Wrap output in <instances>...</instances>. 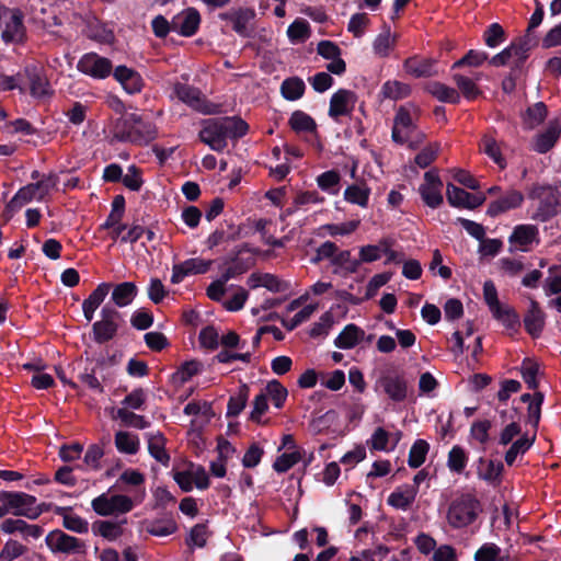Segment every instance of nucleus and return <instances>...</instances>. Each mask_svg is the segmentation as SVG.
Wrapping results in <instances>:
<instances>
[{"label": "nucleus", "mask_w": 561, "mask_h": 561, "mask_svg": "<svg viewBox=\"0 0 561 561\" xmlns=\"http://www.w3.org/2000/svg\"><path fill=\"white\" fill-rule=\"evenodd\" d=\"M198 139L211 150L222 152L228 139L239 140L249 131V124L238 115L206 118L201 122Z\"/></svg>", "instance_id": "f257e3e1"}, {"label": "nucleus", "mask_w": 561, "mask_h": 561, "mask_svg": "<svg viewBox=\"0 0 561 561\" xmlns=\"http://www.w3.org/2000/svg\"><path fill=\"white\" fill-rule=\"evenodd\" d=\"M113 135L118 141L145 146L157 138L158 130L156 124L142 115L126 113L115 122Z\"/></svg>", "instance_id": "f03ea898"}, {"label": "nucleus", "mask_w": 561, "mask_h": 561, "mask_svg": "<svg viewBox=\"0 0 561 561\" xmlns=\"http://www.w3.org/2000/svg\"><path fill=\"white\" fill-rule=\"evenodd\" d=\"M528 197L533 201H538L537 209L530 218L536 221L546 222L559 213L561 206V184H534L528 192Z\"/></svg>", "instance_id": "7ed1b4c3"}, {"label": "nucleus", "mask_w": 561, "mask_h": 561, "mask_svg": "<svg viewBox=\"0 0 561 561\" xmlns=\"http://www.w3.org/2000/svg\"><path fill=\"white\" fill-rule=\"evenodd\" d=\"M0 503L9 513L30 519H36L47 508L45 504L36 505L35 496L23 492L0 491Z\"/></svg>", "instance_id": "20e7f679"}, {"label": "nucleus", "mask_w": 561, "mask_h": 561, "mask_svg": "<svg viewBox=\"0 0 561 561\" xmlns=\"http://www.w3.org/2000/svg\"><path fill=\"white\" fill-rule=\"evenodd\" d=\"M480 511L479 502L466 494L453 501L448 508L447 520L454 528H461L471 524Z\"/></svg>", "instance_id": "39448f33"}, {"label": "nucleus", "mask_w": 561, "mask_h": 561, "mask_svg": "<svg viewBox=\"0 0 561 561\" xmlns=\"http://www.w3.org/2000/svg\"><path fill=\"white\" fill-rule=\"evenodd\" d=\"M259 249L252 248L249 243H242L233 249L230 255L225 260L228 265L224 272L227 277L236 278L255 266Z\"/></svg>", "instance_id": "423d86ee"}, {"label": "nucleus", "mask_w": 561, "mask_h": 561, "mask_svg": "<svg viewBox=\"0 0 561 561\" xmlns=\"http://www.w3.org/2000/svg\"><path fill=\"white\" fill-rule=\"evenodd\" d=\"M101 320L92 325L93 340L99 344H104L116 335L122 313L112 306L105 305L101 310Z\"/></svg>", "instance_id": "0eeeda50"}, {"label": "nucleus", "mask_w": 561, "mask_h": 561, "mask_svg": "<svg viewBox=\"0 0 561 561\" xmlns=\"http://www.w3.org/2000/svg\"><path fill=\"white\" fill-rule=\"evenodd\" d=\"M23 13L19 9L4 8L0 11L1 37L5 43H22L26 36Z\"/></svg>", "instance_id": "6e6552de"}, {"label": "nucleus", "mask_w": 561, "mask_h": 561, "mask_svg": "<svg viewBox=\"0 0 561 561\" xmlns=\"http://www.w3.org/2000/svg\"><path fill=\"white\" fill-rule=\"evenodd\" d=\"M173 93L187 106L205 115L217 113V106L209 102L202 91L193 85L182 82L173 84Z\"/></svg>", "instance_id": "1a4fd4ad"}, {"label": "nucleus", "mask_w": 561, "mask_h": 561, "mask_svg": "<svg viewBox=\"0 0 561 561\" xmlns=\"http://www.w3.org/2000/svg\"><path fill=\"white\" fill-rule=\"evenodd\" d=\"M93 511L101 516L126 514L134 507L133 500L127 495L103 493L91 502Z\"/></svg>", "instance_id": "9d476101"}, {"label": "nucleus", "mask_w": 561, "mask_h": 561, "mask_svg": "<svg viewBox=\"0 0 561 561\" xmlns=\"http://www.w3.org/2000/svg\"><path fill=\"white\" fill-rule=\"evenodd\" d=\"M77 69L98 80L106 79L114 71L112 61L94 51L82 55L77 62Z\"/></svg>", "instance_id": "9b49d317"}, {"label": "nucleus", "mask_w": 561, "mask_h": 561, "mask_svg": "<svg viewBox=\"0 0 561 561\" xmlns=\"http://www.w3.org/2000/svg\"><path fill=\"white\" fill-rule=\"evenodd\" d=\"M378 387L394 402H402L408 398L409 387L404 375L398 370H387L377 380Z\"/></svg>", "instance_id": "f8f14e48"}, {"label": "nucleus", "mask_w": 561, "mask_h": 561, "mask_svg": "<svg viewBox=\"0 0 561 561\" xmlns=\"http://www.w3.org/2000/svg\"><path fill=\"white\" fill-rule=\"evenodd\" d=\"M46 545L53 552L85 553V543L61 530H53L46 536Z\"/></svg>", "instance_id": "ddd939ff"}, {"label": "nucleus", "mask_w": 561, "mask_h": 561, "mask_svg": "<svg viewBox=\"0 0 561 561\" xmlns=\"http://www.w3.org/2000/svg\"><path fill=\"white\" fill-rule=\"evenodd\" d=\"M23 77L27 79L30 85V94L35 99H46L54 94V90L44 72V70L35 65L26 66Z\"/></svg>", "instance_id": "4468645a"}, {"label": "nucleus", "mask_w": 561, "mask_h": 561, "mask_svg": "<svg viewBox=\"0 0 561 561\" xmlns=\"http://www.w3.org/2000/svg\"><path fill=\"white\" fill-rule=\"evenodd\" d=\"M357 102V94L354 91L339 89L330 99L329 116L337 121L341 116H350Z\"/></svg>", "instance_id": "2eb2a0df"}, {"label": "nucleus", "mask_w": 561, "mask_h": 561, "mask_svg": "<svg viewBox=\"0 0 561 561\" xmlns=\"http://www.w3.org/2000/svg\"><path fill=\"white\" fill-rule=\"evenodd\" d=\"M219 19L232 24V30L242 37H251L252 31L248 28V23L255 19V11L252 8L230 9L219 14Z\"/></svg>", "instance_id": "dca6fc26"}, {"label": "nucleus", "mask_w": 561, "mask_h": 561, "mask_svg": "<svg viewBox=\"0 0 561 561\" xmlns=\"http://www.w3.org/2000/svg\"><path fill=\"white\" fill-rule=\"evenodd\" d=\"M172 22L173 32L184 37H192L199 28L201 14L195 8H187L174 15Z\"/></svg>", "instance_id": "f3484780"}, {"label": "nucleus", "mask_w": 561, "mask_h": 561, "mask_svg": "<svg viewBox=\"0 0 561 561\" xmlns=\"http://www.w3.org/2000/svg\"><path fill=\"white\" fill-rule=\"evenodd\" d=\"M113 77L128 94L139 93L144 88V79L140 73L125 65L117 66L113 71Z\"/></svg>", "instance_id": "a211bd4d"}, {"label": "nucleus", "mask_w": 561, "mask_h": 561, "mask_svg": "<svg viewBox=\"0 0 561 561\" xmlns=\"http://www.w3.org/2000/svg\"><path fill=\"white\" fill-rule=\"evenodd\" d=\"M524 202V195L517 190H511L504 195L489 204L486 215L497 217L499 215L518 208Z\"/></svg>", "instance_id": "6ab92c4d"}, {"label": "nucleus", "mask_w": 561, "mask_h": 561, "mask_svg": "<svg viewBox=\"0 0 561 561\" xmlns=\"http://www.w3.org/2000/svg\"><path fill=\"white\" fill-rule=\"evenodd\" d=\"M537 45L536 38L531 34H525L522 37L513 41L508 48H512L513 71H520L524 67L525 61L529 57V51Z\"/></svg>", "instance_id": "aec40b11"}, {"label": "nucleus", "mask_w": 561, "mask_h": 561, "mask_svg": "<svg viewBox=\"0 0 561 561\" xmlns=\"http://www.w3.org/2000/svg\"><path fill=\"white\" fill-rule=\"evenodd\" d=\"M436 64L433 58L412 56L404 60L403 67L405 72L414 78H430L437 75Z\"/></svg>", "instance_id": "412c9836"}, {"label": "nucleus", "mask_w": 561, "mask_h": 561, "mask_svg": "<svg viewBox=\"0 0 561 561\" xmlns=\"http://www.w3.org/2000/svg\"><path fill=\"white\" fill-rule=\"evenodd\" d=\"M546 314L541 310L539 304L530 299V306L524 316L525 330L533 336L537 337L543 330Z\"/></svg>", "instance_id": "4be33fe9"}, {"label": "nucleus", "mask_w": 561, "mask_h": 561, "mask_svg": "<svg viewBox=\"0 0 561 561\" xmlns=\"http://www.w3.org/2000/svg\"><path fill=\"white\" fill-rule=\"evenodd\" d=\"M111 288H112L111 283H101L89 295V297L83 300L82 311H83V316L88 322H91L93 320L95 310L104 301V299L108 295V291Z\"/></svg>", "instance_id": "5701e85b"}, {"label": "nucleus", "mask_w": 561, "mask_h": 561, "mask_svg": "<svg viewBox=\"0 0 561 561\" xmlns=\"http://www.w3.org/2000/svg\"><path fill=\"white\" fill-rule=\"evenodd\" d=\"M561 135V126L557 119L549 122L545 131L537 135L534 150L539 153H547L551 150Z\"/></svg>", "instance_id": "b1692460"}, {"label": "nucleus", "mask_w": 561, "mask_h": 561, "mask_svg": "<svg viewBox=\"0 0 561 561\" xmlns=\"http://www.w3.org/2000/svg\"><path fill=\"white\" fill-rule=\"evenodd\" d=\"M365 339V331L354 323L344 327L334 340V345L341 350H351L356 347Z\"/></svg>", "instance_id": "393cba45"}, {"label": "nucleus", "mask_w": 561, "mask_h": 561, "mask_svg": "<svg viewBox=\"0 0 561 561\" xmlns=\"http://www.w3.org/2000/svg\"><path fill=\"white\" fill-rule=\"evenodd\" d=\"M539 230L534 225H517L514 227L512 234L508 238L511 244H515L526 250V247L534 241H538Z\"/></svg>", "instance_id": "a878e982"}, {"label": "nucleus", "mask_w": 561, "mask_h": 561, "mask_svg": "<svg viewBox=\"0 0 561 561\" xmlns=\"http://www.w3.org/2000/svg\"><path fill=\"white\" fill-rule=\"evenodd\" d=\"M424 89L440 102L450 104H458L460 102V93L439 81H430L425 84Z\"/></svg>", "instance_id": "bb28decb"}, {"label": "nucleus", "mask_w": 561, "mask_h": 561, "mask_svg": "<svg viewBox=\"0 0 561 561\" xmlns=\"http://www.w3.org/2000/svg\"><path fill=\"white\" fill-rule=\"evenodd\" d=\"M138 294V287L133 282L117 284L112 291L111 299L116 307L123 308L133 302Z\"/></svg>", "instance_id": "cd10ccee"}, {"label": "nucleus", "mask_w": 561, "mask_h": 561, "mask_svg": "<svg viewBox=\"0 0 561 561\" xmlns=\"http://www.w3.org/2000/svg\"><path fill=\"white\" fill-rule=\"evenodd\" d=\"M70 507L57 506L55 513L62 517V525L70 531L85 534L89 530V523L78 515L70 513Z\"/></svg>", "instance_id": "c85d7f7f"}, {"label": "nucleus", "mask_w": 561, "mask_h": 561, "mask_svg": "<svg viewBox=\"0 0 561 561\" xmlns=\"http://www.w3.org/2000/svg\"><path fill=\"white\" fill-rule=\"evenodd\" d=\"M416 497L415 485H403L398 488L388 497V503L400 510H408Z\"/></svg>", "instance_id": "c756f323"}, {"label": "nucleus", "mask_w": 561, "mask_h": 561, "mask_svg": "<svg viewBox=\"0 0 561 561\" xmlns=\"http://www.w3.org/2000/svg\"><path fill=\"white\" fill-rule=\"evenodd\" d=\"M455 340V345L460 351H482V337L480 335H474L473 329L468 327L466 329V333L461 331H456L453 334Z\"/></svg>", "instance_id": "7c9ffc66"}, {"label": "nucleus", "mask_w": 561, "mask_h": 561, "mask_svg": "<svg viewBox=\"0 0 561 561\" xmlns=\"http://www.w3.org/2000/svg\"><path fill=\"white\" fill-rule=\"evenodd\" d=\"M288 125L297 134L317 133V123L313 117L300 110L291 113Z\"/></svg>", "instance_id": "2f4dec72"}, {"label": "nucleus", "mask_w": 561, "mask_h": 561, "mask_svg": "<svg viewBox=\"0 0 561 561\" xmlns=\"http://www.w3.org/2000/svg\"><path fill=\"white\" fill-rule=\"evenodd\" d=\"M548 115L547 105L543 102H537L527 107L523 115V123L526 129H534L545 122Z\"/></svg>", "instance_id": "473e14b6"}, {"label": "nucleus", "mask_w": 561, "mask_h": 561, "mask_svg": "<svg viewBox=\"0 0 561 561\" xmlns=\"http://www.w3.org/2000/svg\"><path fill=\"white\" fill-rule=\"evenodd\" d=\"M370 196V188L364 182L362 184L348 185L344 191V199L360 207H367Z\"/></svg>", "instance_id": "72a5a7b5"}, {"label": "nucleus", "mask_w": 561, "mask_h": 561, "mask_svg": "<svg viewBox=\"0 0 561 561\" xmlns=\"http://www.w3.org/2000/svg\"><path fill=\"white\" fill-rule=\"evenodd\" d=\"M306 90L304 80L299 77H290L285 79L280 85V93L288 101L299 100Z\"/></svg>", "instance_id": "f704fd0d"}, {"label": "nucleus", "mask_w": 561, "mask_h": 561, "mask_svg": "<svg viewBox=\"0 0 561 561\" xmlns=\"http://www.w3.org/2000/svg\"><path fill=\"white\" fill-rule=\"evenodd\" d=\"M92 531L96 536H101L106 540L114 541L123 534L119 524L111 520H96L92 524Z\"/></svg>", "instance_id": "c9c22d12"}, {"label": "nucleus", "mask_w": 561, "mask_h": 561, "mask_svg": "<svg viewBox=\"0 0 561 561\" xmlns=\"http://www.w3.org/2000/svg\"><path fill=\"white\" fill-rule=\"evenodd\" d=\"M165 439L162 434L148 435V450L150 455L162 465H168L170 457L165 451Z\"/></svg>", "instance_id": "e433bc0d"}, {"label": "nucleus", "mask_w": 561, "mask_h": 561, "mask_svg": "<svg viewBox=\"0 0 561 561\" xmlns=\"http://www.w3.org/2000/svg\"><path fill=\"white\" fill-rule=\"evenodd\" d=\"M115 446L123 454L134 455L139 450L140 442L136 435L119 431L115 434Z\"/></svg>", "instance_id": "4c0bfd02"}, {"label": "nucleus", "mask_w": 561, "mask_h": 561, "mask_svg": "<svg viewBox=\"0 0 561 561\" xmlns=\"http://www.w3.org/2000/svg\"><path fill=\"white\" fill-rule=\"evenodd\" d=\"M310 24L305 19H296L287 28V36L293 44L304 43L310 36Z\"/></svg>", "instance_id": "58836bf2"}, {"label": "nucleus", "mask_w": 561, "mask_h": 561, "mask_svg": "<svg viewBox=\"0 0 561 561\" xmlns=\"http://www.w3.org/2000/svg\"><path fill=\"white\" fill-rule=\"evenodd\" d=\"M453 80L455 81L457 88L459 89L463 98L468 101H473L478 99L482 93L471 78H468L459 73H455L453 76Z\"/></svg>", "instance_id": "ea45409f"}, {"label": "nucleus", "mask_w": 561, "mask_h": 561, "mask_svg": "<svg viewBox=\"0 0 561 561\" xmlns=\"http://www.w3.org/2000/svg\"><path fill=\"white\" fill-rule=\"evenodd\" d=\"M483 42L490 48H496L507 38L503 26L496 22L491 23L483 32Z\"/></svg>", "instance_id": "a19ab883"}, {"label": "nucleus", "mask_w": 561, "mask_h": 561, "mask_svg": "<svg viewBox=\"0 0 561 561\" xmlns=\"http://www.w3.org/2000/svg\"><path fill=\"white\" fill-rule=\"evenodd\" d=\"M520 374L528 388L534 390L538 387L537 377L542 375V371L537 362L526 358L520 366Z\"/></svg>", "instance_id": "79ce46f5"}, {"label": "nucleus", "mask_w": 561, "mask_h": 561, "mask_svg": "<svg viewBox=\"0 0 561 561\" xmlns=\"http://www.w3.org/2000/svg\"><path fill=\"white\" fill-rule=\"evenodd\" d=\"M341 175L336 170H329L317 178L318 186L329 194L336 195L339 193V184Z\"/></svg>", "instance_id": "37998d69"}, {"label": "nucleus", "mask_w": 561, "mask_h": 561, "mask_svg": "<svg viewBox=\"0 0 561 561\" xmlns=\"http://www.w3.org/2000/svg\"><path fill=\"white\" fill-rule=\"evenodd\" d=\"M59 182V178L56 173L44 174L41 180L35 183H31L37 193V201L42 202L50 193L51 190L56 188Z\"/></svg>", "instance_id": "c03bdc74"}, {"label": "nucleus", "mask_w": 561, "mask_h": 561, "mask_svg": "<svg viewBox=\"0 0 561 561\" xmlns=\"http://www.w3.org/2000/svg\"><path fill=\"white\" fill-rule=\"evenodd\" d=\"M534 442H535V436H533L530 438L527 436H523V437L518 438L516 442H514L512 444L510 449L506 451L505 462L508 466H512L515 462L517 456L525 454L533 446Z\"/></svg>", "instance_id": "a18cd8bd"}, {"label": "nucleus", "mask_w": 561, "mask_h": 561, "mask_svg": "<svg viewBox=\"0 0 561 561\" xmlns=\"http://www.w3.org/2000/svg\"><path fill=\"white\" fill-rule=\"evenodd\" d=\"M486 60H489L488 53L483 50L470 49L463 57L453 64L451 69L461 68L465 66L479 67Z\"/></svg>", "instance_id": "49530a36"}, {"label": "nucleus", "mask_w": 561, "mask_h": 561, "mask_svg": "<svg viewBox=\"0 0 561 561\" xmlns=\"http://www.w3.org/2000/svg\"><path fill=\"white\" fill-rule=\"evenodd\" d=\"M198 342L202 348L216 351L219 346V332L215 325L204 327L198 334Z\"/></svg>", "instance_id": "de8ad7c7"}, {"label": "nucleus", "mask_w": 561, "mask_h": 561, "mask_svg": "<svg viewBox=\"0 0 561 561\" xmlns=\"http://www.w3.org/2000/svg\"><path fill=\"white\" fill-rule=\"evenodd\" d=\"M410 93V87L400 81H386L381 87V94L386 99L399 100L408 96Z\"/></svg>", "instance_id": "09e8293b"}, {"label": "nucleus", "mask_w": 561, "mask_h": 561, "mask_svg": "<svg viewBox=\"0 0 561 561\" xmlns=\"http://www.w3.org/2000/svg\"><path fill=\"white\" fill-rule=\"evenodd\" d=\"M468 462V456L462 447L460 446H454L449 454H448V460L447 466L448 468L456 473H461L463 469L466 468Z\"/></svg>", "instance_id": "8fccbe9b"}, {"label": "nucleus", "mask_w": 561, "mask_h": 561, "mask_svg": "<svg viewBox=\"0 0 561 561\" xmlns=\"http://www.w3.org/2000/svg\"><path fill=\"white\" fill-rule=\"evenodd\" d=\"M428 451V444L423 440H416L409 453V466L412 468H419L425 461L426 454Z\"/></svg>", "instance_id": "3c124183"}, {"label": "nucleus", "mask_w": 561, "mask_h": 561, "mask_svg": "<svg viewBox=\"0 0 561 561\" xmlns=\"http://www.w3.org/2000/svg\"><path fill=\"white\" fill-rule=\"evenodd\" d=\"M113 417L119 419L127 426L139 430H144L149 425L144 416L135 414L126 408L118 409Z\"/></svg>", "instance_id": "603ef678"}, {"label": "nucleus", "mask_w": 561, "mask_h": 561, "mask_svg": "<svg viewBox=\"0 0 561 561\" xmlns=\"http://www.w3.org/2000/svg\"><path fill=\"white\" fill-rule=\"evenodd\" d=\"M176 529V525L173 520H151L146 523V531L153 536H169Z\"/></svg>", "instance_id": "864d4df0"}, {"label": "nucleus", "mask_w": 561, "mask_h": 561, "mask_svg": "<svg viewBox=\"0 0 561 561\" xmlns=\"http://www.w3.org/2000/svg\"><path fill=\"white\" fill-rule=\"evenodd\" d=\"M480 149L489 156L496 164L502 167L503 157L497 146L496 139L490 135H484L480 142Z\"/></svg>", "instance_id": "5fc2aeb1"}, {"label": "nucleus", "mask_w": 561, "mask_h": 561, "mask_svg": "<svg viewBox=\"0 0 561 561\" xmlns=\"http://www.w3.org/2000/svg\"><path fill=\"white\" fill-rule=\"evenodd\" d=\"M263 392L277 409L283 407L287 397V390L276 380L268 382Z\"/></svg>", "instance_id": "6e6d98bb"}, {"label": "nucleus", "mask_w": 561, "mask_h": 561, "mask_svg": "<svg viewBox=\"0 0 561 561\" xmlns=\"http://www.w3.org/2000/svg\"><path fill=\"white\" fill-rule=\"evenodd\" d=\"M439 186L421 185L419 191L425 205L431 208H437L443 203V195Z\"/></svg>", "instance_id": "4d7b16f0"}, {"label": "nucleus", "mask_w": 561, "mask_h": 561, "mask_svg": "<svg viewBox=\"0 0 561 561\" xmlns=\"http://www.w3.org/2000/svg\"><path fill=\"white\" fill-rule=\"evenodd\" d=\"M480 465L481 468L479 469L478 476L488 482L497 480L503 471V465L501 462L481 460Z\"/></svg>", "instance_id": "13d9d810"}, {"label": "nucleus", "mask_w": 561, "mask_h": 561, "mask_svg": "<svg viewBox=\"0 0 561 561\" xmlns=\"http://www.w3.org/2000/svg\"><path fill=\"white\" fill-rule=\"evenodd\" d=\"M393 125L412 134L416 130L413 116L407 106H400L394 115Z\"/></svg>", "instance_id": "bf43d9fd"}, {"label": "nucleus", "mask_w": 561, "mask_h": 561, "mask_svg": "<svg viewBox=\"0 0 561 561\" xmlns=\"http://www.w3.org/2000/svg\"><path fill=\"white\" fill-rule=\"evenodd\" d=\"M446 197L453 207L463 208L465 203L467 202L468 197H470V193L454 185L453 183H448L446 188Z\"/></svg>", "instance_id": "052dcab7"}, {"label": "nucleus", "mask_w": 561, "mask_h": 561, "mask_svg": "<svg viewBox=\"0 0 561 561\" xmlns=\"http://www.w3.org/2000/svg\"><path fill=\"white\" fill-rule=\"evenodd\" d=\"M332 265L344 267L350 273H356L360 265V261L352 259L351 251L343 250L339 253L336 252L332 260Z\"/></svg>", "instance_id": "680f3d73"}, {"label": "nucleus", "mask_w": 561, "mask_h": 561, "mask_svg": "<svg viewBox=\"0 0 561 561\" xmlns=\"http://www.w3.org/2000/svg\"><path fill=\"white\" fill-rule=\"evenodd\" d=\"M230 279L232 278L227 277L226 272H222L218 279L208 285L206 289L207 297L214 301H220L226 293V283Z\"/></svg>", "instance_id": "e2e57ef3"}, {"label": "nucleus", "mask_w": 561, "mask_h": 561, "mask_svg": "<svg viewBox=\"0 0 561 561\" xmlns=\"http://www.w3.org/2000/svg\"><path fill=\"white\" fill-rule=\"evenodd\" d=\"M130 323L137 330H147L153 324V314L148 309L140 308L131 314Z\"/></svg>", "instance_id": "0e129e2a"}, {"label": "nucleus", "mask_w": 561, "mask_h": 561, "mask_svg": "<svg viewBox=\"0 0 561 561\" xmlns=\"http://www.w3.org/2000/svg\"><path fill=\"white\" fill-rule=\"evenodd\" d=\"M121 181L130 191L138 192L144 184V180L141 178V170L134 164L129 165L128 173L122 175Z\"/></svg>", "instance_id": "69168bd1"}, {"label": "nucleus", "mask_w": 561, "mask_h": 561, "mask_svg": "<svg viewBox=\"0 0 561 561\" xmlns=\"http://www.w3.org/2000/svg\"><path fill=\"white\" fill-rule=\"evenodd\" d=\"M248 387L243 386L239 393L236 397L230 398L228 402V412L229 416H237L240 412L245 408L248 401Z\"/></svg>", "instance_id": "338daca9"}, {"label": "nucleus", "mask_w": 561, "mask_h": 561, "mask_svg": "<svg viewBox=\"0 0 561 561\" xmlns=\"http://www.w3.org/2000/svg\"><path fill=\"white\" fill-rule=\"evenodd\" d=\"M369 24V18L366 13H355L351 16L347 31L355 37H360L364 34L365 27Z\"/></svg>", "instance_id": "774afa93"}]
</instances>
